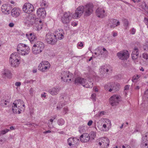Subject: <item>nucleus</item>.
Returning <instances> with one entry per match:
<instances>
[{"instance_id":"1","label":"nucleus","mask_w":148,"mask_h":148,"mask_svg":"<svg viewBox=\"0 0 148 148\" xmlns=\"http://www.w3.org/2000/svg\"><path fill=\"white\" fill-rule=\"evenodd\" d=\"M25 22L29 26H31L34 24L38 25L36 26L38 30H40L42 28V21L40 19L36 18L34 15H28L25 17Z\"/></svg>"},{"instance_id":"2","label":"nucleus","mask_w":148,"mask_h":148,"mask_svg":"<svg viewBox=\"0 0 148 148\" xmlns=\"http://www.w3.org/2000/svg\"><path fill=\"white\" fill-rule=\"evenodd\" d=\"M12 109L15 114H20L21 111L25 109V104L22 100L18 99L15 101L12 106Z\"/></svg>"},{"instance_id":"3","label":"nucleus","mask_w":148,"mask_h":148,"mask_svg":"<svg viewBox=\"0 0 148 148\" xmlns=\"http://www.w3.org/2000/svg\"><path fill=\"white\" fill-rule=\"evenodd\" d=\"M21 58L17 52L12 53L10 57L9 62L11 66L13 67H18L20 63Z\"/></svg>"},{"instance_id":"4","label":"nucleus","mask_w":148,"mask_h":148,"mask_svg":"<svg viewBox=\"0 0 148 148\" xmlns=\"http://www.w3.org/2000/svg\"><path fill=\"white\" fill-rule=\"evenodd\" d=\"M120 88V85L118 83L109 82L104 86V88L106 91L114 92L119 90Z\"/></svg>"},{"instance_id":"5","label":"nucleus","mask_w":148,"mask_h":148,"mask_svg":"<svg viewBox=\"0 0 148 148\" xmlns=\"http://www.w3.org/2000/svg\"><path fill=\"white\" fill-rule=\"evenodd\" d=\"M45 45L42 42L37 41L33 45L32 48V52L34 55L40 54L44 50Z\"/></svg>"},{"instance_id":"6","label":"nucleus","mask_w":148,"mask_h":148,"mask_svg":"<svg viewBox=\"0 0 148 148\" xmlns=\"http://www.w3.org/2000/svg\"><path fill=\"white\" fill-rule=\"evenodd\" d=\"M18 53L22 56L27 55L30 52L29 47L23 43H20L17 47Z\"/></svg>"},{"instance_id":"7","label":"nucleus","mask_w":148,"mask_h":148,"mask_svg":"<svg viewBox=\"0 0 148 148\" xmlns=\"http://www.w3.org/2000/svg\"><path fill=\"white\" fill-rule=\"evenodd\" d=\"M73 17L72 13L70 12H66L61 17V22L64 25L68 26Z\"/></svg>"},{"instance_id":"8","label":"nucleus","mask_w":148,"mask_h":148,"mask_svg":"<svg viewBox=\"0 0 148 148\" xmlns=\"http://www.w3.org/2000/svg\"><path fill=\"white\" fill-rule=\"evenodd\" d=\"M73 78V74L68 71H63L61 73V79L64 82H69Z\"/></svg>"},{"instance_id":"9","label":"nucleus","mask_w":148,"mask_h":148,"mask_svg":"<svg viewBox=\"0 0 148 148\" xmlns=\"http://www.w3.org/2000/svg\"><path fill=\"white\" fill-rule=\"evenodd\" d=\"M45 40L47 43L51 45L55 44L57 42L54 34L51 33H48L46 35Z\"/></svg>"},{"instance_id":"10","label":"nucleus","mask_w":148,"mask_h":148,"mask_svg":"<svg viewBox=\"0 0 148 148\" xmlns=\"http://www.w3.org/2000/svg\"><path fill=\"white\" fill-rule=\"evenodd\" d=\"M84 14L85 16L90 15L93 11V5L92 4H88L83 6Z\"/></svg>"},{"instance_id":"11","label":"nucleus","mask_w":148,"mask_h":148,"mask_svg":"<svg viewBox=\"0 0 148 148\" xmlns=\"http://www.w3.org/2000/svg\"><path fill=\"white\" fill-rule=\"evenodd\" d=\"M121 101V97L118 95H113L109 99L110 103L112 106H117Z\"/></svg>"},{"instance_id":"12","label":"nucleus","mask_w":148,"mask_h":148,"mask_svg":"<svg viewBox=\"0 0 148 148\" xmlns=\"http://www.w3.org/2000/svg\"><path fill=\"white\" fill-rule=\"evenodd\" d=\"M50 67V64L47 61H42L39 64L38 69L43 72H45L49 70Z\"/></svg>"},{"instance_id":"13","label":"nucleus","mask_w":148,"mask_h":148,"mask_svg":"<svg viewBox=\"0 0 148 148\" xmlns=\"http://www.w3.org/2000/svg\"><path fill=\"white\" fill-rule=\"evenodd\" d=\"M22 9L23 11L29 14L34 11V7L31 4L26 3L23 5Z\"/></svg>"},{"instance_id":"14","label":"nucleus","mask_w":148,"mask_h":148,"mask_svg":"<svg viewBox=\"0 0 148 148\" xmlns=\"http://www.w3.org/2000/svg\"><path fill=\"white\" fill-rule=\"evenodd\" d=\"M117 56L121 60H126L129 57V54L127 51L124 50L118 53Z\"/></svg>"},{"instance_id":"15","label":"nucleus","mask_w":148,"mask_h":148,"mask_svg":"<svg viewBox=\"0 0 148 148\" xmlns=\"http://www.w3.org/2000/svg\"><path fill=\"white\" fill-rule=\"evenodd\" d=\"M97 16L98 17L103 18L107 16V12L103 8H99L96 11Z\"/></svg>"},{"instance_id":"16","label":"nucleus","mask_w":148,"mask_h":148,"mask_svg":"<svg viewBox=\"0 0 148 148\" xmlns=\"http://www.w3.org/2000/svg\"><path fill=\"white\" fill-rule=\"evenodd\" d=\"M110 141L108 138L103 137L99 139V145L100 146H103L105 147H108Z\"/></svg>"},{"instance_id":"17","label":"nucleus","mask_w":148,"mask_h":148,"mask_svg":"<svg viewBox=\"0 0 148 148\" xmlns=\"http://www.w3.org/2000/svg\"><path fill=\"white\" fill-rule=\"evenodd\" d=\"M64 31L62 29H57L54 32V35L57 40H61L64 38Z\"/></svg>"},{"instance_id":"18","label":"nucleus","mask_w":148,"mask_h":148,"mask_svg":"<svg viewBox=\"0 0 148 148\" xmlns=\"http://www.w3.org/2000/svg\"><path fill=\"white\" fill-rule=\"evenodd\" d=\"M1 8L3 13L8 14L10 13L11 7L10 4H5L1 6Z\"/></svg>"},{"instance_id":"19","label":"nucleus","mask_w":148,"mask_h":148,"mask_svg":"<svg viewBox=\"0 0 148 148\" xmlns=\"http://www.w3.org/2000/svg\"><path fill=\"white\" fill-rule=\"evenodd\" d=\"M83 6H80L78 7L75 10V13L73 16V18L80 17L83 13L84 14Z\"/></svg>"},{"instance_id":"20","label":"nucleus","mask_w":148,"mask_h":148,"mask_svg":"<svg viewBox=\"0 0 148 148\" xmlns=\"http://www.w3.org/2000/svg\"><path fill=\"white\" fill-rule=\"evenodd\" d=\"M108 26L111 28H114L120 25L119 22L115 19H111L107 22Z\"/></svg>"},{"instance_id":"21","label":"nucleus","mask_w":148,"mask_h":148,"mask_svg":"<svg viewBox=\"0 0 148 148\" xmlns=\"http://www.w3.org/2000/svg\"><path fill=\"white\" fill-rule=\"evenodd\" d=\"M78 138L74 137H71L69 138L67 140V143L69 145L71 146L72 145H77L79 142Z\"/></svg>"},{"instance_id":"22","label":"nucleus","mask_w":148,"mask_h":148,"mask_svg":"<svg viewBox=\"0 0 148 148\" xmlns=\"http://www.w3.org/2000/svg\"><path fill=\"white\" fill-rule=\"evenodd\" d=\"M112 69L111 67L109 65L106 66H101L99 69L100 72L101 73H109L111 72Z\"/></svg>"},{"instance_id":"23","label":"nucleus","mask_w":148,"mask_h":148,"mask_svg":"<svg viewBox=\"0 0 148 148\" xmlns=\"http://www.w3.org/2000/svg\"><path fill=\"white\" fill-rule=\"evenodd\" d=\"M97 126L98 128L101 131L107 132L111 128V126L104 124L100 125L98 123H97Z\"/></svg>"},{"instance_id":"24","label":"nucleus","mask_w":148,"mask_h":148,"mask_svg":"<svg viewBox=\"0 0 148 148\" xmlns=\"http://www.w3.org/2000/svg\"><path fill=\"white\" fill-rule=\"evenodd\" d=\"M2 76L5 78H10L12 77V74L10 70L5 69L2 71Z\"/></svg>"},{"instance_id":"25","label":"nucleus","mask_w":148,"mask_h":148,"mask_svg":"<svg viewBox=\"0 0 148 148\" xmlns=\"http://www.w3.org/2000/svg\"><path fill=\"white\" fill-rule=\"evenodd\" d=\"M90 138L89 134L87 133H83L80 136L79 139L82 142L85 143L88 141Z\"/></svg>"},{"instance_id":"26","label":"nucleus","mask_w":148,"mask_h":148,"mask_svg":"<svg viewBox=\"0 0 148 148\" xmlns=\"http://www.w3.org/2000/svg\"><path fill=\"white\" fill-rule=\"evenodd\" d=\"M37 13L38 17L43 18L46 14L45 10L44 8H39L37 11Z\"/></svg>"},{"instance_id":"27","label":"nucleus","mask_w":148,"mask_h":148,"mask_svg":"<svg viewBox=\"0 0 148 148\" xmlns=\"http://www.w3.org/2000/svg\"><path fill=\"white\" fill-rule=\"evenodd\" d=\"M26 36L32 43L37 40L36 37L34 34L27 33L26 34Z\"/></svg>"},{"instance_id":"28","label":"nucleus","mask_w":148,"mask_h":148,"mask_svg":"<svg viewBox=\"0 0 148 148\" xmlns=\"http://www.w3.org/2000/svg\"><path fill=\"white\" fill-rule=\"evenodd\" d=\"M60 90V88L58 87H55L49 89V92L52 95L54 96L57 95Z\"/></svg>"},{"instance_id":"29","label":"nucleus","mask_w":148,"mask_h":148,"mask_svg":"<svg viewBox=\"0 0 148 148\" xmlns=\"http://www.w3.org/2000/svg\"><path fill=\"white\" fill-rule=\"evenodd\" d=\"M86 79H85V83L83 86L87 88H91L93 86V79L92 78H88L87 82Z\"/></svg>"},{"instance_id":"30","label":"nucleus","mask_w":148,"mask_h":148,"mask_svg":"<svg viewBox=\"0 0 148 148\" xmlns=\"http://www.w3.org/2000/svg\"><path fill=\"white\" fill-rule=\"evenodd\" d=\"M20 12L19 8H14L11 11V15L14 17H17L20 15Z\"/></svg>"},{"instance_id":"31","label":"nucleus","mask_w":148,"mask_h":148,"mask_svg":"<svg viewBox=\"0 0 148 148\" xmlns=\"http://www.w3.org/2000/svg\"><path fill=\"white\" fill-rule=\"evenodd\" d=\"M85 79L80 77H77L75 79L74 83L77 85L81 84L83 86L85 83Z\"/></svg>"},{"instance_id":"32","label":"nucleus","mask_w":148,"mask_h":148,"mask_svg":"<svg viewBox=\"0 0 148 148\" xmlns=\"http://www.w3.org/2000/svg\"><path fill=\"white\" fill-rule=\"evenodd\" d=\"M138 48L135 47L133 51L132 54V58L133 60L136 59L138 57L139 52Z\"/></svg>"},{"instance_id":"33","label":"nucleus","mask_w":148,"mask_h":148,"mask_svg":"<svg viewBox=\"0 0 148 148\" xmlns=\"http://www.w3.org/2000/svg\"><path fill=\"white\" fill-rule=\"evenodd\" d=\"M141 148H148V140H145V138H142Z\"/></svg>"},{"instance_id":"34","label":"nucleus","mask_w":148,"mask_h":148,"mask_svg":"<svg viewBox=\"0 0 148 148\" xmlns=\"http://www.w3.org/2000/svg\"><path fill=\"white\" fill-rule=\"evenodd\" d=\"M102 122L101 123L102 124L106 125H108V126H111V122L110 121L107 119H103L101 120Z\"/></svg>"},{"instance_id":"35","label":"nucleus","mask_w":148,"mask_h":148,"mask_svg":"<svg viewBox=\"0 0 148 148\" xmlns=\"http://www.w3.org/2000/svg\"><path fill=\"white\" fill-rule=\"evenodd\" d=\"M57 123L59 126H62L64 124L65 121L62 119L60 118L58 120Z\"/></svg>"},{"instance_id":"36","label":"nucleus","mask_w":148,"mask_h":148,"mask_svg":"<svg viewBox=\"0 0 148 148\" xmlns=\"http://www.w3.org/2000/svg\"><path fill=\"white\" fill-rule=\"evenodd\" d=\"M140 75H134L132 79V81L133 82H134L138 79V78L140 77Z\"/></svg>"},{"instance_id":"37","label":"nucleus","mask_w":148,"mask_h":148,"mask_svg":"<svg viewBox=\"0 0 148 148\" xmlns=\"http://www.w3.org/2000/svg\"><path fill=\"white\" fill-rule=\"evenodd\" d=\"M10 130L8 129H5L2 130L0 131V136L5 134L9 131Z\"/></svg>"},{"instance_id":"38","label":"nucleus","mask_w":148,"mask_h":148,"mask_svg":"<svg viewBox=\"0 0 148 148\" xmlns=\"http://www.w3.org/2000/svg\"><path fill=\"white\" fill-rule=\"evenodd\" d=\"M87 130V128L85 127H82L79 128V131L81 133H82L85 132Z\"/></svg>"},{"instance_id":"39","label":"nucleus","mask_w":148,"mask_h":148,"mask_svg":"<svg viewBox=\"0 0 148 148\" xmlns=\"http://www.w3.org/2000/svg\"><path fill=\"white\" fill-rule=\"evenodd\" d=\"M96 51L98 52L99 56L100 55H102L103 53V52L102 50V48L101 47H99L97 48L96 49Z\"/></svg>"},{"instance_id":"40","label":"nucleus","mask_w":148,"mask_h":148,"mask_svg":"<svg viewBox=\"0 0 148 148\" xmlns=\"http://www.w3.org/2000/svg\"><path fill=\"white\" fill-rule=\"evenodd\" d=\"M41 5L42 7H46L47 5V3L45 0H42L41 3Z\"/></svg>"},{"instance_id":"41","label":"nucleus","mask_w":148,"mask_h":148,"mask_svg":"<svg viewBox=\"0 0 148 148\" xmlns=\"http://www.w3.org/2000/svg\"><path fill=\"white\" fill-rule=\"evenodd\" d=\"M64 105V104L60 102L58 103L57 107V109L58 110L60 109L61 108H62L63 106Z\"/></svg>"},{"instance_id":"42","label":"nucleus","mask_w":148,"mask_h":148,"mask_svg":"<svg viewBox=\"0 0 148 148\" xmlns=\"http://www.w3.org/2000/svg\"><path fill=\"white\" fill-rule=\"evenodd\" d=\"M96 134L95 132H92L90 134L91 138L94 139L96 136Z\"/></svg>"},{"instance_id":"43","label":"nucleus","mask_w":148,"mask_h":148,"mask_svg":"<svg viewBox=\"0 0 148 148\" xmlns=\"http://www.w3.org/2000/svg\"><path fill=\"white\" fill-rule=\"evenodd\" d=\"M123 21L125 27H127L128 26L129 23L128 21L126 19H124L123 20Z\"/></svg>"},{"instance_id":"44","label":"nucleus","mask_w":148,"mask_h":148,"mask_svg":"<svg viewBox=\"0 0 148 148\" xmlns=\"http://www.w3.org/2000/svg\"><path fill=\"white\" fill-rule=\"evenodd\" d=\"M134 89L136 90H139L141 87V86L139 85H137L136 83L134 84Z\"/></svg>"},{"instance_id":"45","label":"nucleus","mask_w":148,"mask_h":148,"mask_svg":"<svg viewBox=\"0 0 148 148\" xmlns=\"http://www.w3.org/2000/svg\"><path fill=\"white\" fill-rule=\"evenodd\" d=\"M143 58L145 59L146 60H147L148 59V55L147 53H144L143 54Z\"/></svg>"},{"instance_id":"46","label":"nucleus","mask_w":148,"mask_h":148,"mask_svg":"<svg viewBox=\"0 0 148 148\" xmlns=\"http://www.w3.org/2000/svg\"><path fill=\"white\" fill-rule=\"evenodd\" d=\"M144 49L148 52V41L145 44V45L144 46Z\"/></svg>"},{"instance_id":"47","label":"nucleus","mask_w":148,"mask_h":148,"mask_svg":"<svg viewBox=\"0 0 148 148\" xmlns=\"http://www.w3.org/2000/svg\"><path fill=\"white\" fill-rule=\"evenodd\" d=\"M130 32L131 34L133 35L135 34L136 32V29L133 27L130 30Z\"/></svg>"},{"instance_id":"48","label":"nucleus","mask_w":148,"mask_h":148,"mask_svg":"<svg viewBox=\"0 0 148 148\" xmlns=\"http://www.w3.org/2000/svg\"><path fill=\"white\" fill-rule=\"evenodd\" d=\"M96 95L95 93H93L92 94L91 96V98L93 100L95 101L96 100Z\"/></svg>"},{"instance_id":"49","label":"nucleus","mask_w":148,"mask_h":148,"mask_svg":"<svg viewBox=\"0 0 148 148\" xmlns=\"http://www.w3.org/2000/svg\"><path fill=\"white\" fill-rule=\"evenodd\" d=\"M68 111V108L66 107H65L63 108V113L64 114H66Z\"/></svg>"},{"instance_id":"50","label":"nucleus","mask_w":148,"mask_h":148,"mask_svg":"<svg viewBox=\"0 0 148 148\" xmlns=\"http://www.w3.org/2000/svg\"><path fill=\"white\" fill-rule=\"evenodd\" d=\"M53 121V119H50L49 120L48 122V124L49 127H50V124H52Z\"/></svg>"},{"instance_id":"51","label":"nucleus","mask_w":148,"mask_h":148,"mask_svg":"<svg viewBox=\"0 0 148 148\" xmlns=\"http://www.w3.org/2000/svg\"><path fill=\"white\" fill-rule=\"evenodd\" d=\"M144 22L145 23V24L147 25L148 26V19L147 18H145L144 20Z\"/></svg>"},{"instance_id":"52","label":"nucleus","mask_w":148,"mask_h":148,"mask_svg":"<svg viewBox=\"0 0 148 148\" xmlns=\"http://www.w3.org/2000/svg\"><path fill=\"white\" fill-rule=\"evenodd\" d=\"M93 90L94 92H97L99 91V89L97 87H94L93 88Z\"/></svg>"},{"instance_id":"53","label":"nucleus","mask_w":148,"mask_h":148,"mask_svg":"<svg viewBox=\"0 0 148 148\" xmlns=\"http://www.w3.org/2000/svg\"><path fill=\"white\" fill-rule=\"evenodd\" d=\"M142 138H145V140H148V133H146L145 136L143 137Z\"/></svg>"},{"instance_id":"54","label":"nucleus","mask_w":148,"mask_h":148,"mask_svg":"<svg viewBox=\"0 0 148 148\" xmlns=\"http://www.w3.org/2000/svg\"><path fill=\"white\" fill-rule=\"evenodd\" d=\"M83 44L82 42H78L77 44V46L80 47H83Z\"/></svg>"},{"instance_id":"55","label":"nucleus","mask_w":148,"mask_h":148,"mask_svg":"<svg viewBox=\"0 0 148 148\" xmlns=\"http://www.w3.org/2000/svg\"><path fill=\"white\" fill-rule=\"evenodd\" d=\"M93 123V121L92 120H90L87 123V125L89 126H91Z\"/></svg>"},{"instance_id":"56","label":"nucleus","mask_w":148,"mask_h":148,"mask_svg":"<svg viewBox=\"0 0 148 148\" xmlns=\"http://www.w3.org/2000/svg\"><path fill=\"white\" fill-rule=\"evenodd\" d=\"M15 85L17 86H20L21 85V83L19 82H16L15 84Z\"/></svg>"},{"instance_id":"57","label":"nucleus","mask_w":148,"mask_h":148,"mask_svg":"<svg viewBox=\"0 0 148 148\" xmlns=\"http://www.w3.org/2000/svg\"><path fill=\"white\" fill-rule=\"evenodd\" d=\"M1 103L2 104H4L5 105H6L7 104V101L6 100H3L1 101Z\"/></svg>"},{"instance_id":"58","label":"nucleus","mask_w":148,"mask_h":148,"mask_svg":"<svg viewBox=\"0 0 148 148\" xmlns=\"http://www.w3.org/2000/svg\"><path fill=\"white\" fill-rule=\"evenodd\" d=\"M32 80H26L24 82L25 84H29L30 83Z\"/></svg>"},{"instance_id":"59","label":"nucleus","mask_w":148,"mask_h":148,"mask_svg":"<svg viewBox=\"0 0 148 148\" xmlns=\"http://www.w3.org/2000/svg\"><path fill=\"white\" fill-rule=\"evenodd\" d=\"M130 85H127L125 86L124 88V90H128L129 89Z\"/></svg>"},{"instance_id":"60","label":"nucleus","mask_w":148,"mask_h":148,"mask_svg":"<svg viewBox=\"0 0 148 148\" xmlns=\"http://www.w3.org/2000/svg\"><path fill=\"white\" fill-rule=\"evenodd\" d=\"M14 24L12 23H10L9 24V26L10 27H13L14 26Z\"/></svg>"},{"instance_id":"61","label":"nucleus","mask_w":148,"mask_h":148,"mask_svg":"<svg viewBox=\"0 0 148 148\" xmlns=\"http://www.w3.org/2000/svg\"><path fill=\"white\" fill-rule=\"evenodd\" d=\"M34 92V90L33 88H31L29 90L30 94L32 95L33 94V92Z\"/></svg>"},{"instance_id":"62","label":"nucleus","mask_w":148,"mask_h":148,"mask_svg":"<svg viewBox=\"0 0 148 148\" xmlns=\"http://www.w3.org/2000/svg\"><path fill=\"white\" fill-rule=\"evenodd\" d=\"M46 93L45 92H44L43 94H42L41 95V97H44L45 98L46 97V95H45Z\"/></svg>"},{"instance_id":"63","label":"nucleus","mask_w":148,"mask_h":148,"mask_svg":"<svg viewBox=\"0 0 148 148\" xmlns=\"http://www.w3.org/2000/svg\"><path fill=\"white\" fill-rule=\"evenodd\" d=\"M77 24L75 22L74 23H71V25L73 26H76L77 25Z\"/></svg>"},{"instance_id":"64","label":"nucleus","mask_w":148,"mask_h":148,"mask_svg":"<svg viewBox=\"0 0 148 148\" xmlns=\"http://www.w3.org/2000/svg\"><path fill=\"white\" fill-rule=\"evenodd\" d=\"M129 146L127 145H125V146L123 145L122 146V148H128V147H129Z\"/></svg>"}]
</instances>
